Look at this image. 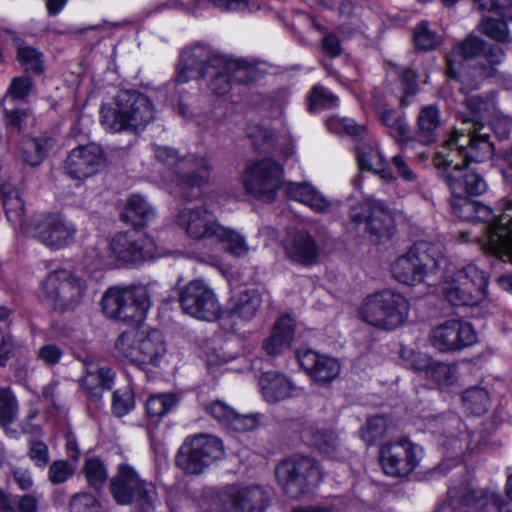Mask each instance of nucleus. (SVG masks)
<instances>
[{
	"mask_svg": "<svg viewBox=\"0 0 512 512\" xmlns=\"http://www.w3.org/2000/svg\"><path fill=\"white\" fill-rule=\"evenodd\" d=\"M468 112L462 115L460 128L435 153L433 164L437 177L450 191L483 194L487 190L484 178L468 168L472 162H484L494 154L488 103L479 96L465 100Z\"/></svg>",
	"mask_w": 512,
	"mask_h": 512,
	"instance_id": "nucleus-1",
	"label": "nucleus"
},
{
	"mask_svg": "<svg viewBox=\"0 0 512 512\" xmlns=\"http://www.w3.org/2000/svg\"><path fill=\"white\" fill-rule=\"evenodd\" d=\"M505 51L498 45H491L478 36L469 35L455 44L446 55V76L454 81L458 90L467 93L464 86L470 77H493L497 66L505 59Z\"/></svg>",
	"mask_w": 512,
	"mask_h": 512,
	"instance_id": "nucleus-2",
	"label": "nucleus"
},
{
	"mask_svg": "<svg viewBox=\"0 0 512 512\" xmlns=\"http://www.w3.org/2000/svg\"><path fill=\"white\" fill-rule=\"evenodd\" d=\"M202 79L217 99L224 95V53L210 44L196 43L185 48L176 69L175 82L184 84Z\"/></svg>",
	"mask_w": 512,
	"mask_h": 512,
	"instance_id": "nucleus-3",
	"label": "nucleus"
},
{
	"mask_svg": "<svg viewBox=\"0 0 512 512\" xmlns=\"http://www.w3.org/2000/svg\"><path fill=\"white\" fill-rule=\"evenodd\" d=\"M115 105V108L102 106L100 110L101 123L112 132H137L154 119V104L137 91H119Z\"/></svg>",
	"mask_w": 512,
	"mask_h": 512,
	"instance_id": "nucleus-4",
	"label": "nucleus"
},
{
	"mask_svg": "<svg viewBox=\"0 0 512 512\" xmlns=\"http://www.w3.org/2000/svg\"><path fill=\"white\" fill-rule=\"evenodd\" d=\"M154 154L159 162L169 166L176 175L177 195L184 200L193 201L202 195L203 185L207 182L209 168L205 159L195 155L178 157L176 150L167 146H154Z\"/></svg>",
	"mask_w": 512,
	"mask_h": 512,
	"instance_id": "nucleus-5",
	"label": "nucleus"
},
{
	"mask_svg": "<svg viewBox=\"0 0 512 512\" xmlns=\"http://www.w3.org/2000/svg\"><path fill=\"white\" fill-rule=\"evenodd\" d=\"M110 492L119 505H133L134 512H151L158 500L154 483L142 479L129 464L121 463L110 481Z\"/></svg>",
	"mask_w": 512,
	"mask_h": 512,
	"instance_id": "nucleus-6",
	"label": "nucleus"
},
{
	"mask_svg": "<svg viewBox=\"0 0 512 512\" xmlns=\"http://www.w3.org/2000/svg\"><path fill=\"white\" fill-rule=\"evenodd\" d=\"M150 305V295L144 285L111 287L101 299L102 311L108 318L128 325L143 321Z\"/></svg>",
	"mask_w": 512,
	"mask_h": 512,
	"instance_id": "nucleus-7",
	"label": "nucleus"
},
{
	"mask_svg": "<svg viewBox=\"0 0 512 512\" xmlns=\"http://www.w3.org/2000/svg\"><path fill=\"white\" fill-rule=\"evenodd\" d=\"M474 214V221L487 223L482 250L504 262L512 263V200L506 202L497 217L489 206L477 201Z\"/></svg>",
	"mask_w": 512,
	"mask_h": 512,
	"instance_id": "nucleus-8",
	"label": "nucleus"
},
{
	"mask_svg": "<svg viewBox=\"0 0 512 512\" xmlns=\"http://www.w3.org/2000/svg\"><path fill=\"white\" fill-rule=\"evenodd\" d=\"M445 262L438 245L419 241L394 262L392 273L398 282L413 286L421 283L428 273L440 269Z\"/></svg>",
	"mask_w": 512,
	"mask_h": 512,
	"instance_id": "nucleus-9",
	"label": "nucleus"
},
{
	"mask_svg": "<svg viewBox=\"0 0 512 512\" xmlns=\"http://www.w3.org/2000/svg\"><path fill=\"white\" fill-rule=\"evenodd\" d=\"M223 449L222 439L212 434L188 436L176 453L175 466L186 476L201 475L221 459Z\"/></svg>",
	"mask_w": 512,
	"mask_h": 512,
	"instance_id": "nucleus-10",
	"label": "nucleus"
},
{
	"mask_svg": "<svg viewBox=\"0 0 512 512\" xmlns=\"http://www.w3.org/2000/svg\"><path fill=\"white\" fill-rule=\"evenodd\" d=\"M409 309V302L402 294L385 289L364 300L360 315L368 324L391 331L407 320Z\"/></svg>",
	"mask_w": 512,
	"mask_h": 512,
	"instance_id": "nucleus-11",
	"label": "nucleus"
},
{
	"mask_svg": "<svg viewBox=\"0 0 512 512\" xmlns=\"http://www.w3.org/2000/svg\"><path fill=\"white\" fill-rule=\"evenodd\" d=\"M488 277L475 263L448 276L442 284L446 300L454 306H475L487 297Z\"/></svg>",
	"mask_w": 512,
	"mask_h": 512,
	"instance_id": "nucleus-12",
	"label": "nucleus"
},
{
	"mask_svg": "<svg viewBox=\"0 0 512 512\" xmlns=\"http://www.w3.org/2000/svg\"><path fill=\"white\" fill-rule=\"evenodd\" d=\"M88 285L80 276L67 269L49 272L41 283L45 300L59 312L74 311L82 302Z\"/></svg>",
	"mask_w": 512,
	"mask_h": 512,
	"instance_id": "nucleus-13",
	"label": "nucleus"
},
{
	"mask_svg": "<svg viewBox=\"0 0 512 512\" xmlns=\"http://www.w3.org/2000/svg\"><path fill=\"white\" fill-rule=\"evenodd\" d=\"M275 475L284 493L292 498L306 494L322 478L317 461L302 455L281 461L275 468Z\"/></svg>",
	"mask_w": 512,
	"mask_h": 512,
	"instance_id": "nucleus-14",
	"label": "nucleus"
},
{
	"mask_svg": "<svg viewBox=\"0 0 512 512\" xmlns=\"http://www.w3.org/2000/svg\"><path fill=\"white\" fill-rule=\"evenodd\" d=\"M349 223L363 229L373 241L388 240L394 233V220L390 210L382 201L374 198L357 203L350 208Z\"/></svg>",
	"mask_w": 512,
	"mask_h": 512,
	"instance_id": "nucleus-15",
	"label": "nucleus"
},
{
	"mask_svg": "<svg viewBox=\"0 0 512 512\" xmlns=\"http://www.w3.org/2000/svg\"><path fill=\"white\" fill-rule=\"evenodd\" d=\"M283 168L271 158L253 162L244 174V185L248 193L264 202H273L283 184Z\"/></svg>",
	"mask_w": 512,
	"mask_h": 512,
	"instance_id": "nucleus-16",
	"label": "nucleus"
},
{
	"mask_svg": "<svg viewBox=\"0 0 512 512\" xmlns=\"http://www.w3.org/2000/svg\"><path fill=\"white\" fill-rule=\"evenodd\" d=\"M179 302L184 313L204 321L221 316V305L214 291L202 280H192L181 290Z\"/></svg>",
	"mask_w": 512,
	"mask_h": 512,
	"instance_id": "nucleus-17",
	"label": "nucleus"
},
{
	"mask_svg": "<svg viewBox=\"0 0 512 512\" xmlns=\"http://www.w3.org/2000/svg\"><path fill=\"white\" fill-rule=\"evenodd\" d=\"M419 452L420 448L406 438L383 444L379 452L383 472L395 478L408 476L418 466Z\"/></svg>",
	"mask_w": 512,
	"mask_h": 512,
	"instance_id": "nucleus-18",
	"label": "nucleus"
},
{
	"mask_svg": "<svg viewBox=\"0 0 512 512\" xmlns=\"http://www.w3.org/2000/svg\"><path fill=\"white\" fill-rule=\"evenodd\" d=\"M176 221L191 238L212 240L217 250H224V227L208 210L184 208L179 211Z\"/></svg>",
	"mask_w": 512,
	"mask_h": 512,
	"instance_id": "nucleus-19",
	"label": "nucleus"
},
{
	"mask_svg": "<svg viewBox=\"0 0 512 512\" xmlns=\"http://www.w3.org/2000/svg\"><path fill=\"white\" fill-rule=\"evenodd\" d=\"M110 249L119 261L134 265L151 260L157 254L153 239L137 231L115 234L110 241Z\"/></svg>",
	"mask_w": 512,
	"mask_h": 512,
	"instance_id": "nucleus-20",
	"label": "nucleus"
},
{
	"mask_svg": "<svg viewBox=\"0 0 512 512\" xmlns=\"http://www.w3.org/2000/svg\"><path fill=\"white\" fill-rule=\"evenodd\" d=\"M476 340L473 327L468 322L457 319L438 325L430 333L432 345L442 352L462 350L474 344Z\"/></svg>",
	"mask_w": 512,
	"mask_h": 512,
	"instance_id": "nucleus-21",
	"label": "nucleus"
},
{
	"mask_svg": "<svg viewBox=\"0 0 512 512\" xmlns=\"http://www.w3.org/2000/svg\"><path fill=\"white\" fill-rule=\"evenodd\" d=\"M103 162V151L95 143L79 146L67 156L65 173L73 179H85L94 175Z\"/></svg>",
	"mask_w": 512,
	"mask_h": 512,
	"instance_id": "nucleus-22",
	"label": "nucleus"
},
{
	"mask_svg": "<svg viewBox=\"0 0 512 512\" xmlns=\"http://www.w3.org/2000/svg\"><path fill=\"white\" fill-rule=\"evenodd\" d=\"M74 233L75 229L59 214L44 215L34 223V237L53 249L68 245Z\"/></svg>",
	"mask_w": 512,
	"mask_h": 512,
	"instance_id": "nucleus-23",
	"label": "nucleus"
},
{
	"mask_svg": "<svg viewBox=\"0 0 512 512\" xmlns=\"http://www.w3.org/2000/svg\"><path fill=\"white\" fill-rule=\"evenodd\" d=\"M229 497V512H266L271 505L269 491L261 485L230 487L226 490Z\"/></svg>",
	"mask_w": 512,
	"mask_h": 512,
	"instance_id": "nucleus-24",
	"label": "nucleus"
},
{
	"mask_svg": "<svg viewBox=\"0 0 512 512\" xmlns=\"http://www.w3.org/2000/svg\"><path fill=\"white\" fill-rule=\"evenodd\" d=\"M299 365L317 383L326 384L340 374L341 366L336 358L319 354L311 349L297 352Z\"/></svg>",
	"mask_w": 512,
	"mask_h": 512,
	"instance_id": "nucleus-25",
	"label": "nucleus"
},
{
	"mask_svg": "<svg viewBox=\"0 0 512 512\" xmlns=\"http://www.w3.org/2000/svg\"><path fill=\"white\" fill-rule=\"evenodd\" d=\"M82 362L85 374L80 380L81 387L90 399L98 401L105 391L112 389L115 372L108 366L99 367L90 356Z\"/></svg>",
	"mask_w": 512,
	"mask_h": 512,
	"instance_id": "nucleus-26",
	"label": "nucleus"
},
{
	"mask_svg": "<svg viewBox=\"0 0 512 512\" xmlns=\"http://www.w3.org/2000/svg\"><path fill=\"white\" fill-rule=\"evenodd\" d=\"M284 250L292 262L304 266L314 264L320 254L315 238L304 230L289 234L284 242Z\"/></svg>",
	"mask_w": 512,
	"mask_h": 512,
	"instance_id": "nucleus-27",
	"label": "nucleus"
},
{
	"mask_svg": "<svg viewBox=\"0 0 512 512\" xmlns=\"http://www.w3.org/2000/svg\"><path fill=\"white\" fill-rule=\"evenodd\" d=\"M442 127L441 114L437 105L431 104L421 108L417 116L416 130L410 136L414 142L422 145L435 143L440 135Z\"/></svg>",
	"mask_w": 512,
	"mask_h": 512,
	"instance_id": "nucleus-28",
	"label": "nucleus"
},
{
	"mask_svg": "<svg viewBox=\"0 0 512 512\" xmlns=\"http://www.w3.org/2000/svg\"><path fill=\"white\" fill-rule=\"evenodd\" d=\"M259 386L264 400L277 403L292 395L294 384L283 374L276 371L265 372L259 378Z\"/></svg>",
	"mask_w": 512,
	"mask_h": 512,
	"instance_id": "nucleus-29",
	"label": "nucleus"
},
{
	"mask_svg": "<svg viewBox=\"0 0 512 512\" xmlns=\"http://www.w3.org/2000/svg\"><path fill=\"white\" fill-rule=\"evenodd\" d=\"M288 198L309 206L316 212H327L331 203L307 182H288L284 185Z\"/></svg>",
	"mask_w": 512,
	"mask_h": 512,
	"instance_id": "nucleus-30",
	"label": "nucleus"
},
{
	"mask_svg": "<svg viewBox=\"0 0 512 512\" xmlns=\"http://www.w3.org/2000/svg\"><path fill=\"white\" fill-rule=\"evenodd\" d=\"M139 365L157 366L167 352L166 342L158 330L139 331Z\"/></svg>",
	"mask_w": 512,
	"mask_h": 512,
	"instance_id": "nucleus-31",
	"label": "nucleus"
},
{
	"mask_svg": "<svg viewBox=\"0 0 512 512\" xmlns=\"http://www.w3.org/2000/svg\"><path fill=\"white\" fill-rule=\"evenodd\" d=\"M376 113L383 125H385L391 137L401 145L402 148L413 146V139L409 135V127L404 113L386 106L378 107Z\"/></svg>",
	"mask_w": 512,
	"mask_h": 512,
	"instance_id": "nucleus-32",
	"label": "nucleus"
},
{
	"mask_svg": "<svg viewBox=\"0 0 512 512\" xmlns=\"http://www.w3.org/2000/svg\"><path fill=\"white\" fill-rule=\"evenodd\" d=\"M294 335L293 319L288 316L281 317L275 323L270 337L264 341V350L271 356L280 355L290 348Z\"/></svg>",
	"mask_w": 512,
	"mask_h": 512,
	"instance_id": "nucleus-33",
	"label": "nucleus"
},
{
	"mask_svg": "<svg viewBox=\"0 0 512 512\" xmlns=\"http://www.w3.org/2000/svg\"><path fill=\"white\" fill-rule=\"evenodd\" d=\"M356 157L361 170L379 174L386 181L392 179V174L387 167L382 153L374 146L368 143H360L356 147Z\"/></svg>",
	"mask_w": 512,
	"mask_h": 512,
	"instance_id": "nucleus-34",
	"label": "nucleus"
},
{
	"mask_svg": "<svg viewBox=\"0 0 512 512\" xmlns=\"http://www.w3.org/2000/svg\"><path fill=\"white\" fill-rule=\"evenodd\" d=\"M155 216L154 209L138 194L132 195L121 213V220L134 228H143Z\"/></svg>",
	"mask_w": 512,
	"mask_h": 512,
	"instance_id": "nucleus-35",
	"label": "nucleus"
},
{
	"mask_svg": "<svg viewBox=\"0 0 512 512\" xmlns=\"http://www.w3.org/2000/svg\"><path fill=\"white\" fill-rule=\"evenodd\" d=\"M262 299L255 289H245L234 295L230 300L229 317L239 316L244 320H251L259 307Z\"/></svg>",
	"mask_w": 512,
	"mask_h": 512,
	"instance_id": "nucleus-36",
	"label": "nucleus"
},
{
	"mask_svg": "<svg viewBox=\"0 0 512 512\" xmlns=\"http://www.w3.org/2000/svg\"><path fill=\"white\" fill-rule=\"evenodd\" d=\"M1 193L7 220L15 226H21L25 221V206L18 189L10 184H4Z\"/></svg>",
	"mask_w": 512,
	"mask_h": 512,
	"instance_id": "nucleus-37",
	"label": "nucleus"
},
{
	"mask_svg": "<svg viewBox=\"0 0 512 512\" xmlns=\"http://www.w3.org/2000/svg\"><path fill=\"white\" fill-rule=\"evenodd\" d=\"M225 67L226 82L247 84L255 80L257 69L246 59L226 55Z\"/></svg>",
	"mask_w": 512,
	"mask_h": 512,
	"instance_id": "nucleus-38",
	"label": "nucleus"
},
{
	"mask_svg": "<svg viewBox=\"0 0 512 512\" xmlns=\"http://www.w3.org/2000/svg\"><path fill=\"white\" fill-rule=\"evenodd\" d=\"M458 377L457 365L434 360L426 378L438 389H444L456 383Z\"/></svg>",
	"mask_w": 512,
	"mask_h": 512,
	"instance_id": "nucleus-39",
	"label": "nucleus"
},
{
	"mask_svg": "<svg viewBox=\"0 0 512 512\" xmlns=\"http://www.w3.org/2000/svg\"><path fill=\"white\" fill-rule=\"evenodd\" d=\"M310 435V444L320 453L332 457L336 454L339 447V439L336 432L331 428L311 427L308 430Z\"/></svg>",
	"mask_w": 512,
	"mask_h": 512,
	"instance_id": "nucleus-40",
	"label": "nucleus"
},
{
	"mask_svg": "<svg viewBox=\"0 0 512 512\" xmlns=\"http://www.w3.org/2000/svg\"><path fill=\"white\" fill-rule=\"evenodd\" d=\"M461 398L463 406L472 415L480 416L489 409L490 396L483 387H469L463 391Z\"/></svg>",
	"mask_w": 512,
	"mask_h": 512,
	"instance_id": "nucleus-41",
	"label": "nucleus"
},
{
	"mask_svg": "<svg viewBox=\"0 0 512 512\" xmlns=\"http://www.w3.org/2000/svg\"><path fill=\"white\" fill-rule=\"evenodd\" d=\"M115 348L120 356L138 364L139 330L131 329L122 332L115 342Z\"/></svg>",
	"mask_w": 512,
	"mask_h": 512,
	"instance_id": "nucleus-42",
	"label": "nucleus"
},
{
	"mask_svg": "<svg viewBox=\"0 0 512 512\" xmlns=\"http://www.w3.org/2000/svg\"><path fill=\"white\" fill-rule=\"evenodd\" d=\"M260 418L259 413L239 414L226 405V430L235 432L252 431L258 427Z\"/></svg>",
	"mask_w": 512,
	"mask_h": 512,
	"instance_id": "nucleus-43",
	"label": "nucleus"
},
{
	"mask_svg": "<svg viewBox=\"0 0 512 512\" xmlns=\"http://www.w3.org/2000/svg\"><path fill=\"white\" fill-rule=\"evenodd\" d=\"M17 59L27 73L40 75L44 72L43 54L34 47L18 46Z\"/></svg>",
	"mask_w": 512,
	"mask_h": 512,
	"instance_id": "nucleus-44",
	"label": "nucleus"
},
{
	"mask_svg": "<svg viewBox=\"0 0 512 512\" xmlns=\"http://www.w3.org/2000/svg\"><path fill=\"white\" fill-rule=\"evenodd\" d=\"M450 208L452 213L461 220L474 221V213L477 201L470 200L467 196H478L469 192L456 193L451 191Z\"/></svg>",
	"mask_w": 512,
	"mask_h": 512,
	"instance_id": "nucleus-45",
	"label": "nucleus"
},
{
	"mask_svg": "<svg viewBox=\"0 0 512 512\" xmlns=\"http://www.w3.org/2000/svg\"><path fill=\"white\" fill-rule=\"evenodd\" d=\"M413 41L418 50L431 51L441 45L442 37L426 21H422L414 29Z\"/></svg>",
	"mask_w": 512,
	"mask_h": 512,
	"instance_id": "nucleus-46",
	"label": "nucleus"
},
{
	"mask_svg": "<svg viewBox=\"0 0 512 512\" xmlns=\"http://www.w3.org/2000/svg\"><path fill=\"white\" fill-rule=\"evenodd\" d=\"M476 490L469 486L449 488L443 507L449 506L455 512L461 507L473 508L476 504Z\"/></svg>",
	"mask_w": 512,
	"mask_h": 512,
	"instance_id": "nucleus-47",
	"label": "nucleus"
},
{
	"mask_svg": "<svg viewBox=\"0 0 512 512\" xmlns=\"http://www.w3.org/2000/svg\"><path fill=\"white\" fill-rule=\"evenodd\" d=\"M18 415V402L8 387H0V426L7 427Z\"/></svg>",
	"mask_w": 512,
	"mask_h": 512,
	"instance_id": "nucleus-48",
	"label": "nucleus"
},
{
	"mask_svg": "<svg viewBox=\"0 0 512 512\" xmlns=\"http://www.w3.org/2000/svg\"><path fill=\"white\" fill-rule=\"evenodd\" d=\"M480 31L499 43H508L511 41L507 23L504 19L486 17L480 23Z\"/></svg>",
	"mask_w": 512,
	"mask_h": 512,
	"instance_id": "nucleus-49",
	"label": "nucleus"
},
{
	"mask_svg": "<svg viewBox=\"0 0 512 512\" xmlns=\"http://www.w3.org/2000/svg\"><path fill=\"white\" fill-rule=\"evenodd\" d=\"M176 403L173 394L153 395L146 401V412L150 418L159 419L169 413Z\"/></svg>",
	"mask_w": 512,
	"mask_h": 512,
	"instance_id": "nucleus-50",
	"label": "nucleus"
},
{
	"mask_svg": "<svg viewBox=\"0 0 512 512\" xmlns=\"http://www.w3.org/2000/svg\"><path fill=\"white\" fill-rule=\"evenodd\" d=\"M387 432V419L376 415L368 419L367 424L361 429V438L367 445H374L381 440Z\"/></svg>",
	"mask_w": 512,
	"mask_h": 512,
	"instance_id": "nucleus-51",
	"label": "nucleus"
},
{
	"mask_svg": "<svg viewBox=\"0 0 512 512\" xmlns=\"http://www.w3.org/2000/svg\"><path fill=\"white\" fill-rule=\"evenodd\" d=\"M338 105V97L321 85L312 88L309 96V110L314 112L319 109L332 108Z\"/></svg>",
	"mask_w": 512,
	"mask_h": 512,
	"instance_id": "nucleus-52",
	"label": "nucleus"
},
{
	"mask_svg": "<svg viewBox=\"0 0 512 512\" xmlns=\"http://www.w3.org/2000/svg\"><path fill=\"white\" fill-rule=\"evenodd\" d=\"M86 479L91 487L99 489L107 479L106 468L98 458L88 459L84 466Z\"/></svg>",
	"mask_w": 512,
	"mask_h": 512,
	"instance_id": "nucleus-53",
	"label": "nucleus"
},
{
	"mask_svg": "<svg viewBox=\"0 0 512 512\" xmlns=\"http://www.w3.org/2000/svg\"><path fill=\"white\" fill-rule=\"evenodd\" d=\"M134 407V395L128 388L114 391L112 397V411L118 416L126 415Z\"/></svg>",
	"mask_w": 512,
	"mask_h": 512,
	"instance_id": "nucleus-54",
	"label": "nucleus"
},
{
	"mask_svg": "<svg viewBox=\"0 0 512 512\" xmlns=\"http://www.w3.org/2000/svg\"><path fill=\"white\" fill-rule=\"evenodd\" d=\"M70 512H100V504L87 492L75 494L69 503Z\"/></svg>",
	"mask_w": 512,
	"mask_h": 512,
	"instance_id": "nucleus-55",
	"label": "nucleus"
},
{
	"mask_svg": "<svg viewBox=\"0 0 512 512\" xmlns=\"http://www.w3.org/2000/svg\"><path fill=\"white\" fill-rule=\"evenodd\" d=\"M226 252L234 257H244L249 253V245L244 236L226 228Z\"/></svg>",
	"mask_w": 512,
	"mask_h": 512,
	"instance_id": "nucleus-56",
	"label": "nucleus"
},
{
	"mask_svg": "<svg viewBox=\"0 0 512 512\" xmlns=\"http://www.w3.org/2000/svg\"><path fill=\"white\" fill-rule=\"evenodd\" d=\"M403 95L400 98V105L407 107L410 104V99L417 92V75L412 69H404L400 75Z\"/></svg>",
	"mask_w": 512,
	"mask_h": 512,
	"instance_id": "nucleus-57",
	"label": "nucleus"
},
{
	"mask_svg": "<svg viewBox=\"0 0 512 512\" xmlns=\"http://www.w3.org/2000/svg\"><path fill=\"white\" fill-rule=\"evenodd\" d=\"M73 474V467L65 460L53 461L48 469V479L54 485L66 482Z\"/></svg>",
	"mask_w": 512,
	"mask_h": 512,
	"instance_id": "nucleus-58",
	"label": "nucleus"
},
{
	"mask_svg": "<svg viewBox=\"0 0 512 512\" xmlns=\"http://www.w3.org/2000/svg\"><path fill=\"white\" fill-rule=\"evenodd\" d=\"M36 467L44 468L49 462L48 446L41 440L31 439L27 453Z\"/></svg>",
	"mask_w": 512,
	"mask_h": 512,
	"instance_id": "nucleus-59",
	"label": "nucleus"
},
{
	"mask_svg": "<svg viewBox=\"0 0 512 512\" xmlns=\"http://www.w3.org/2000/svg\"><path fill=\"white\" fill-rule=\"evenodd\" d=\"M33 86L34 83L30 76H18L12 79L8 89V94L13 99L23 100L29 95Z\"/></svg>",
	"mask_w": 512,
	"mask_h": 512,
	"instance_id": "nucleus-60",
	"label": "nucleus"
},
{
	"mask_svg": "<svg viewBox=\"0 0 512 512\" xmlns=\"http://www.w3.org/2000/svg\"><path fill=\"white\" fill-rule=\"evenodd\" d=\"M204 352L208 369L211 372H215L220 369L223 362L221 343H216L214 340H210L206 343Z\"/></svg>",
	"mask_w": 512,
	"mask_h": 512,
	"instance_id": "nucleus-61",
	"label": "nucleus"
},
{
	"mask_svg": "<svg viewBox=\"0 0 512 512\" xmlns=\"http://www.w3.org/2000/svg\"><path fill=\"white\" fill-rule=\"evenodd\" d=\"M27 115L26 110H6L4 114L6 127L14 129L20 133L25 127Z\"/></svg>",
	"mask_w": 512,
	"mask_h": 512,
	"instance_id": "nucleus-62",
	"label": "nucleus"
},
{
	"mask_svg": "<svg viewBox=\"0 0 512 512\" xmlns=\"http://www.w3.org/2000/svg\"><path fill=\"white\" fill-rule=\"evenodd\" d=\"M205 512H223L224 501L220 493L213 489L206 490L202 503Z\"/></svg>",
	"mask_w": 512,
	"mask_h": 512,
	"instance_id": "nucleus-63",
	"label": "nucleus"
},
{
	"mask_svg": "<svg viewBox=\"0 0 512 512\" xmlns=\"http://www.w3.org/2000/svg\"><path fill=\"white\" fill-rule=\"evenodd\" d=\"M63 355L62 349L55 344H47L38 350V357L47 365L57 364Z\"/></svg>",
	"mask_w": 512,
	"mask_h": 512,
	"instance_id": "nucleus-64",
	"label": "nucleus"
}]
</instances>
